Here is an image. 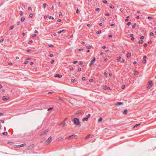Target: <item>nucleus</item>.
Wrapping results in <instances>:
<instances>
[{
	"instance_id": "473e14b6",
	"label": "nucleus",
	"mask_w": 156,
	"mask_h": 156,
	"mask_svg": "<svg viewBox=\"0 0 156 156\" xmlns=\"http://www.w3.org/2000/svg\"><path fill=\"white\" fill-rule=\"evenodd\" d=\"M33 42V41H30L29 42L28 44H31Z\"/></svg>"
},
{
	"instance_id": "aec40b11",
	"label": "nucleus",
	"mask_w": 156,
	"mask_h": 156,
	"mask_svg": "<svg viewBox=\"0 0 156 156\" xmlns=\"http://www.w3.org/2000/svg\"><path fill=\"white\" fill-rule=\"evenodd\" d=\"M141 124L140 123H139V124H136V125L135 126H134L133 127V128H136V127L140 125Z\"/></svg>"
},
{
	"instance_id": "37998d69",
	"label": "nucleus",
	"mask_w": 156,
	"mask_h": 156,
	"mask_svg": "<svg viewBox=\"0 0 156 156\" xmlns=\"http://www.w3.org/2000/svg\"><path fill=\"white\" fill-rule=\"evenodd\" d=\"M144 36H141V37H140V39H141V40H142V39H144Z\"/></svg>"
},
{
	"instance_id": "39448f33",
	"label": "nucleus",
	"mask_w": 156,
	"mask_h": 156,
	"mask_svg": "<svg viewBox=\"0 0 156 156\" xmlns=\"http://www.w3.org/2000/svg\"><path fill=\"white\" fill-rule=\"evenodd\" d=\"M75 135H73L71 136H67L66 137V139H73L74 137L76 136Z\"/></svg>"
},
{
	"instance_id": "dca6fc26",
	"label": "nucleus",
	"mask_w": 156,
	"mask_h": 156,
	"mask_svg": "<svg viewBox=\"0 0 156 156\" xmlns=\"http://www.w3.org/2000/svg\"><path fill=\"white\" fill-rule=\"evenodd\" d=\"M91 136V135L90 134H89L85 138V140H86L89 138V137H90V136Z\"/></svg>"
},
{
	"instance_id": "2f4dec72",
	"label": "nucleus",
	"mask_w": 156,
	"mask_h": 156,
	"mask_svg": "<svg viewBox=\"0 0 156 156\" xmlns=\"http://www.w3.org/2000/svg\"><path fill=\"white\" fill-rule=\"evenodd\" d=\"M125 86L124 85H122L121 87V88L122 89H124L125 88Z\"/></svg>"
},
{
	"instance_id": "69168bd1",
	"label": "nucleus",
	"mask_w": 156,
	"mask_h": 156,
	"mask_svg": "<svg viewBox=\"0 0 156 156\" xmlns=\"http://www.w3.org/2000/svg\"><path fill=\"white\" fill-rule=\"evenodd\" d=\"M104 74L105 75V76H107V75H108V74L107 73H106V72H105L104 73Z\"/></svg>"
},
{
	"instance_id": "4c0bfd02",
	"label": "nucleus",
	"mask_w": 156,
	"mask_h": 156,
	"mask_svg": "<svg viewBox=\"0 0 156 156\" xmlns=\"http://www.w3.org/2000/svg\"><path fill=\"white\" fill-rule=\"evenodd\" d=\"M81 70V69L80 68H79L78 69V71H80Z\"/></svg>"
},
{
	"instance_id": "7c9ffc66",
	"label": "nucleus",
	"mask_w": 156,
	"mask_h": 156,
	"mask_svg": "<svg viewBox=\"0 0 156 156\" xmlns=\"http://www.w3.org/2000/svg\"><path fill=\"white\" fill-rule=\"evenodd\" d=\"M48 46L50 47H51V48L53 47H54V46L52 44H49Z\"/></svg>"
},
{
	"instance_id": "bf43d9fd",
	"label": "nucleus",
	"mask_w": 156,
	"mask_h": 156,
	"mask_svg": "<svg viewBox=\"0 0 156 156\" xmlns=\"http://www.w3.org/2000/svg\"><path fill=\"white\" fill-rule=\"evenodd\" d=\"M73 69V67H72L70 69V70L71 71H72Z\"/></svg>"
},
{
	"instance_id": "f704fd0d",
	"label": "nucleus",
	"mask_w": 156,
	"mask_h": 156,
	"mask_svg": "<svg viewBox=\"0 0 156 156\" xmlns=\"http://www.w3.org/2000/svg\"><path fill=\"white\" fill-rule=\"evenodd\" d=\"M85 79H86L85 77H82V80L83 81H84V80H85Z\"/></svg>"
},
{
	"instance_id": "ea45409f",
	"label": "nucleus",
	"mask_w": 156,
	"mask_h": 156,
	"mask_svg": "<svg viewBox=\"0 0 156 156\" xmlns=\"http://www.w3.org/2000/svg\"><path fill=\"white\" fill-rule=\"evenodd\" d=\"M29 16L30 17H32V16H33V14L32 13H30V15H29Z\"/></svg>"
},
{
	"instance_id": "f03ea898",
	"label": "nucleus",
	"mask_w": 156,
	"mask_h": 156,
	"mask_svg": "<svg viewBox=\"0 0 156 156\" xmlns=\"http://www.w3.org/2000/svg\"><path fill=\"white\" fill-rule=\"evenodd\" d=\"M153 85V82L151 81H149L147 84V89H150L151 87H152Z\"/></svg>"
},
{
	"instance_id": "a18cd8bd",
	"label": "nucleus",
	"mask_w": 156,
	"mask_h": 156,
	"mask_svg": "<svg viewBox=\"0 0 156 156\" xmlns=\"http://www.w3.org/2000/svg\"><path fill=\"white\" fill-rule=\"evenodd\" d=\"M4 115V114L3 113H0V117L1 116H3Z\"/></svg>"
},
{
	"instance_id": "20e7f679",
	"label": "nucleus",
	"mask_w": 156,
	"mask_h": 156,
	"mask_svg": "<svg viewBox=\"0 0 156 156\" xmlns=\"http://www.w3.org/2000/svg\"><path fill=\"white\" fill-rule=\"evenodd\" d=\"M90 114H88L86 117H85L82 119V121H87L88 118H89L90 116Z\"/></svg>"
},
{
	"instance_id": "7ed1b4c3",
	"label": "nucleus",
	"mask_w": 156,
	"mask_h": 156,
	"mask_svg": "<svg viewBox=\"0 0 156 156\" xmlns=\"http://www.w3.org/2000/svg\"><path fill=\"white\" fill-rule=\"evenodd\" d=\"M52 140V138L51 136H50L46 140L45 143L47 145L49 144L51 142Z\"/></svg>"
},
{
	"instance_id": "6e6d98bb",
	"label": "nucleus",
	"mask_w": 156,
	"mask_h": 156,
	"mask_svg": "<svg viewBox=\"0 0 156 156\" xmlns=\"http://www.w3.org/2000/svg\"><path fill=\"white\" fill-rule=\"evenodd\" d=\"M89 81L90 82H92L93 81V80L92 79H90L89 80Z\"/></svg>"
},
{
	"instance_id": "4468645a",
	"label": "nucleus",
	"mask_w": 156,
	"mask_h": 156,
	"mask_svg": "<svg viewBox=\"0 0 156 156\" xmlns=\"http://www.w3.org/2000/svg\"><path fill=\"white\" fill-rule=\"evenodd\" d=\"M102 118L101 117L98 119V122H101L102 121Z\"/></svg>"
},
{
	"instance_id": "2eb2a0df",
	"label": "nucleus",
	"mask_w": 156,
	"mask_h": 156,
	"mask_svg": "<svg viewBox=\"0 0 156 156\" xmlns=\"http://www.w3.org/2000/svg\"><path fill=\"white\" fill-rule=\"evenodd\" d=\"M65 31V30H59V31H58V34H60L61 33H62V32H63V31Z\"/></svg>"
},
{
	"instance_id": "603ef678",
	"label": "nucleus",
	"mask_w": 156,
	"mask_h": 156,
	"mask_svg": "<svg viewBox=\"0 0 156 156\" xmlns=\"http://www.w3.org/2000/svg\"><path fill=\"white\" fill-rule=\"evenodd\" d=\"M36 34H34L32 35V37H36Z\"/></svg>"
},
{
	"instance_id": "c9c22d12",
	"label": "nucleus",
	"mask_w": 156,
	"mask_h": 156,
	"mask_svg": "<svg viewBox=\"0 0 156 156\" xmlns=\"http://www.w3.org/2000/svg\"><path fill=\"white\" fill-rule=\"evenodd\" d=\"M101 33V31H98L96 33L97 34H99Z\"/></svg>"
},
{
	"instance_id": "c756f323",
	"label": "nucleus",
	"mask_w": 156,
	"mask_h": 156,
	"mask_svg": "<svg viewBox=\"0 0 156 156\" xmlns=\"http://www.w3.org/2000/svg\"><path fill=\"white\" fill-rule=\"evenodd\" d=\"M49 19H52L53 20L54 19V18L52 16H50L49 17Z\"/></svg>"
},
{
	"instance_id": "ddd939ff",
	"label": "nucleus",
	"mask_w": 156,
	"mask_h": 156,
	"mask_svg": "<svg viewBox=\"0 0 156 156\" xmlns=\"http://www.w3.org/2000/svg\"><path fill=\"white\" fill-rule=\"evenodd\" d=\"M127 113V109H125L124 110L123 113L125 115H126Z\"/></svg>"
},
{
	"instance_id": "0e129e2a",
	"label": "nucleus",
	"mask_w": 156,
	"mask_h": 156,
	"mask_svg": "<svg viewBox=\"0 0 156 156\" xmlns=\"http://www.w3.org/2000/svg\"><path fill=\"white\" fill-rule=\"evenodd\" d=\"M148 19H149V20H150V19H151V17H150V16H148Z\"/></svg>"
},
{
	"instance_id": "5fc2aeb1",
	"label": "nucleus",
	"mask_w": 156,
	"mask_h": 156,
	"mask_svg": "<svg viewBox=\"0 0 156 156\" xmlns=\"http://www.w3.org/2000/svg\"><path fill=\"white\" fill-rule=\"evenodd\" d=\"M50 56V57H53L54 55H53V54H51L50 55V56Z\"/></svg>"
},
{
	"instance_id": "09e8293b",
	"label": "nucleus",
	"mask_w": 156,
	"mask_h": 156,
	"mask_svg": "<svg viewBox=\"0 0 156 156\" xmlns=\"http://www.w3.org/2000/svg\"><path fill=\"white\" fill-rule=\"evenodd\" d=\"M54 62V60H53V59L52 60L51 62V64H53Z\"/></svg>"
},
{
	"instance_id": "58836bf2",
	"label": "nucleus",
	"mask_w": 156,
	"mask_h": 156,
	"mask_svg": "<svg viewBox=\"0 0 156 156\" xmlns=\"http://www.w3.org/2000/svg\"><path fill=\"white\" fill-rule=\"evenodd\" d=\"M53 109V108H48V111H50V110H52Z\"/></svg>"
},
{
	"instance_id": "5701e85b",
	"label": "nucleus",
	"mask_w": 156,
	"mask_h": 156,
	"mask_svg": "<svg viewBox=\"0 0 156 156\" xmlns=\"http://www.w3.org/2000/svg\"><path fill=\"white\" fill-rule=\"evenodd\" d=\"M8 144L10 145H12L13 144V142H8Z\"/></svg>"
},
{
	"instance_id": "338daca9",
	"label": "nucleus",
	"mask_w": 156,
	"mask_h": 156,
	"mask_svg": "<svg viewBox=\"0 0 156 156\" xmlns=\"http://www.w3.org/2000/svg\"><path fill=\"white\" fill-rule=\"evenodd\" d=\"M34 33H38V31L37 30H35L34 31Z\"/></svg>"
},
{
	"instance_id": "9b49d317",
	"label": "nucleus",
	"mask_w": 156,
	"mask_h": 156,
	"mask_svg": "<svg viewBox=\"0 0 156 156\" xmlns=\"http://www.w3.org/2000/svg\"><path fill=\"white\" fill-rule=\"evenodd\" d=\"M25 145V144H22L20 145H18V146H17V147L18 148H19L20 147H24Z\"/></svg>"
},
{
	"instance_id": "13d9d810",
	"label": "nucleus",
	"mask_w": 156,
	"mask_h": 156,
	"mask_svg": "<svg viewBox=\"0 0 156 156\" xmlns=\"http://www.w3.org/2000/svg\"><path fill=\"white\" fill-rule=\"evenodd\" d=\"M147 45V44L145 43L144 45V47H146Z\"/></svg>"
},
{
	"instance_id": "4be33fe9",
	"label": "nucleus",
	"mask_w": 156,
	"mask_h": 156,
	"mask_svg": "<svg viewBox=\"0 0 156 156\" xmlns=\"http://www.w3.org/2000/svg\"><path fill=\"white\" fill-rule=\"evenodd\" d=\"M143 41H142V40H141L139 42V44H143Z\"/></svg>"
},
{
	"instance_id": "a878e982",
	"label": "nucleus",
	"mask_w": 156,
	"mask_h": 156,
	"mask_svg": "<svg viewBox=\"0 0 156 156\" xmlns=\"http://www.w3.org/2000/svg\"><path fill=\"white\" fill-rule=\"evenodd\" d=\"M91 48V46L90 45H89L87 46L86 48L88 49H90Z\"/></svg>"
},
{
	"instance_id": "de8ad7c7",
	"label": "nucleus",
	"mask_w": 156,
	"mask_h": 156,
	"mask_svg": "<svg viewBox=\"0 0 156 156\" xmlns=\"http://www.w3.org/2000/svg\"><path fill=\"white\" fill-rule=\"evenodd\" d=\"M131 24V22H128L127 24V25H130V24Z\"/></svg>"
},
{
	"instance_id": "864d4df0",
	"label": "nucleus",
	"mask_w": 156,
	"mask_h": 156,
	"mask_svg": "<svg viewBox=\"0 0 156 156\" xmlns=\"http://www.w3.org/2000/svg\"><path fill=\"white\" fill-rule=\"evenodd\" d=\"M4 39H2L0 40V42H2L3 41Z\"/></svg>"
},
{
	"instance_id": "e433bc0d",
	"label": "nucleus",
	"mask_w": 156,
	"mask_h": 156,
	"mask_svg": "<svg viewBox=\"0 0 156 156\" xmlns=\"http://www.w3.org/2000/svg\"><path fill=\"white\" fill-rule=\"evenodd\" d=\"M14 27L13 26H12L9 29L10 30H12L14 28Z\"/></svg>"
},
{
	"instance_id": "c03bdc74",
	"label": "nucleus",
	"mask_w": 156,
	"mask_h": 156,
	"mask_svg": "<svg viewBox=\"0 0 156 156\" xmlns=\"http://www.w3.org/2000/svg\"><path fill=\"white\" fill-rule=\"evenodd\" d=\"M99 10V8H96L95 9V10L97 11H98Z\"/></svg>"
},
{
	"instance_id": "4d7b16f0",
	"label": "nucleus",
	"mask_w": 156,
	"mask_h": 156,
	"mask_svg": "<svg viewBox=\"0 0 156 156\" xmlns=\"http://www.w3.org/2000/svg\"><path fill=\"white\" fill-rule=\"evenodd\" d=\"M125 60L124 59H122V60L121 61V62L122 63H123L124 62Z\"/></svg>"
},
{
	"instance_id": "052dcab7",
	"label": "nucleus",
	"mask_w": 156,
	"mask_h": 156,
	"mask_svg": "<svg viewBox=\"0 0 156 156\" xmlns=\"http://www.w3.org/2000/svg\"><path fill=\"white\" fill-rule=\"evenodd\" d=\"M108 60V58H105V61H107V60Z\"/></svg>"
},
{
	"instance_id": "f257e3e1",
	"label": "nucleus",
	"mask_w": 156,
	"mask_h": 156,
	"mask_svg": "<svg viewBox=\"0 0 156 156\" xmlns=\"http://www.w3.org/2000/svg\"><path fill=\"white\" fill-rule=\"evenodd\" d=\"M72 121H73L74 122L75 125H80V121L77 118H75L73 119Z\"/></svg>"
},
{
	"instance_id": "9d476101",
	"label": "nucleus",
	"mask_w": 156,
	"mask_h": 156,
	"mask_svg": "<svg viewBox=\"0 0 156 156\" xmlns=\"http://www.w3.org/2000/svg\"><path fill=\"white\" fill-rule=\"evenodd\" d=\"M2 98L3 100L4 101H6L9 99L8 97H5V96H3Z\"/></svg>"
},
{
	"instance_id": "72a5a7b5",
	"label": "nucleus",
	"mask_w": 156,
	"mask_h": 156,
	"mask_svg": "<svg viewBox=\"0 0 156 156\" xmlns=\"http://www.w3.org/2000/svg\"><path fill=\"white\" fill-rule=\"evenodd\" d=\"M103 2L104 3H107V1H106V0H104L103 1Z\"/></svg>"
},
{
	"instance_id": "e2e57ef3",
	"label": "nucleus",
	"mask_w": 156,
	"mask_h": 156,
	"mask_svg": "<svg viewBox=\"0 0 156 156\" xmlns=\"http://www.w3.org/2000/svg\"><path fill=\"white\" fill-rule=\"evenodd\" d=\"M31 51V50L30 49H29L27 50V51L28 52H30Z\"/></svg>"
},
{
	"instance_id": "774afa93",
	"label": "nucleus",
	"mask_w": 156,
	"mask_h": 156,
	"mask_svg": "<svg viewBox=\"0 0 156 156\" xmlns=\"http://www.w3.org/2000/svg\"><path fill=\"white\" fill-rule=\"evenodd\" d=\"M106 47L105 46H103L102 47V48H103V49H105L106 48Z\"/></svg>"
},
{
	"instance_id": "6ab92c4d",
	"label": "nucleus",
	"mask_w": 156,
	"mask_h": 156,
	"mask_svg": "<svg viewBox=\"0 0 156 156\" xmlns=\"http://www.w3.org/2000/svg\"><path fill=\"white\" fill-rule=\"evenodd\" d=\"M131 55V54L130 53H128L127 55H126V56H127V57H129Z\"/></svg>"
},
{
	"instance_id": "c85d7f7f",
	"label": "nucleus",
	"mask_w": 156,
	"mask_h": 156,
	"mask_svg": "<svg viewBox=\"0 0 156 156\" xmlns=\"http://www.w3.org/2000/svg\"><path fill=\"white\" fill-rule=\"evenodd\" d=\"M71 82L73 83H74L75 82V80L73 79L71 80Z\"/></svg>"
},
{
	"instance_id": "f8f14e48",
	"label": "nucleus",
	"mask_w": 156,
	"mask_h": 156,
	"mask_svg": "<svg viewBox=\"0 0 156 156\" xmlns=\"http://www.w3.org/2000/svg\"><path fill=\"white\" fill-rule=\"evenodd\" d=\"M55 77H56L61 78L62 77V76L58 74L55 75Z\"/></svg>"
},
{
	"instance_id": "423d86ee",
	"label": "nucleus",
	"mask_w": 156,
	"mask_h": 156,
	"mask_svg": "<svg viewBox=\"0 0 156 156\" xmlns=\"http://www.w3.org/2000/svg\"><path fill=\"white\" fill-rule=\"evenodd\" d=\"M96 60V58L94 57L93 59L90 61V66H91L93 63L95 62Z\"/></svg>"
},
{
	"instance_id": "8fccbe9b",
	"label": "nucleus",
	"mask_w": 156,
	"mask_h": 156,
	"mask_svg": "<svg viewBox=\"0 0 156 156\" xmlns=\"http://www.w3.org/2000/svg\"><path fill=\"white\" fill-rule=\"evenodd\" d=\"M110 7L112 9L114 8V7L112 5H110Z\"/></svg>"
},
{
	"instance_id": "0eeeda50",
	"label": "nucleus",
	"mask_w": 156,
	"mask_h": 156,
	"mask_svg": "<svg viewBox=\"0 0 156 156\" xmlns=\"http://www.w3.org/2000/svg\"><path fill=\"white\" fill-rule=\"evenodd\" d=\"M124 104L123 103L121 102H117L115 104V105L116 106H118L119 105H123Z\"/></svg>"
},
{
	"instance_id": "b1692460",
	"label": "nucleus",
	"mask_w": 156,
	"mask_h": 156,
	"mask_svg": "<svg viewBox=\"0 0 156 156\" xmlns=\"http://www.w3.org/2000/svg\"><path fill=\"white\" fill-rule=\"evenodd\" d=\"M25 18L24 17H23L21 19V21L22 22H23L24 21Z\"/></svg>"
},
{
	"instance_id": "412c9836",
	"label": "nucleus",
	"mask_w": 156,
	"mask_h": 156,
	"mask_svg": "<svg viewBox=\"0 0 156 156\" xmlns=\"http://www.w3.org/2000/svg\"><path fill=\"white\" fill-rule=\"evenodd\" d=\"M129 16H127V17H126V18L127 19H125V21H126V22H127L129 20L128 19L129 18Z\"/></svg>"
},
{
	"instance_id": "f3484780",
	"label": "nucleus",
	"mask_w": 156,
	"mask_h": 156,
	"mask_svg": "<svg viewBox=\"0 0 156 156\" xmlns=\"http://www.w3.org/2000/svg\"><path fill=\"white\" fill-rule=\"evenodd\" d=\"M46 5H47V4L46 3H44L43 5V6H42L43 7L44 9H45L46 7Z\"/></svg>"
},
{
	"instance_id": "bb28decb",
	"label": "nucleus",
	"mask_w": 156,
	"mask_h": 156,
	"mask_svg": "<svg viewBox=\"0 0 156 156\" xmlns=\"http://www.w3.org/2000/svg\"><path fill=\"white\" fill-rule=\"evenodd\" d=\"M121 58V57H118L117 58L116 60H120Z\"/></svg>"
},
{
	"instance_id": "393cba45",
	"label": "nucleus",
	"mask_w": 156,
	"mask_h": 156,
	"mask_svg": "<svg viewBox=\"0 0 156 156\" xmlns=\"http://www.w3.org/2000/svg\"><path fill=\"white\" fill-rule=\"evenodd\" d=\"M2 134L4 135H7V132H4L2 133Z\"/></svg>"
},
{
	"instance_id": "3c124183",
	"label": "nucleus",
	"mask_w": 156,
	"mask_h": 156,
	"mask_svg": "<svg viewBox=\"0 0 156 156\" xmlns=\"http://www.w3.org/2000/svg\"><path fill=\"white\" fill-rule=\"evenodd\" d=\"M77 62H78V61H75L73 62V63L74 64H76V63H77Z\"/></svg>"
},
{
	"instance_id": "49530a36",
	"label": "nucleus",
	"mask_w": 156,
	"mask_h": 156,
	"mask_svg": "<svg viewBox=\"0 0 156 156\" xmlns=\"http://www.w3.org/2000/svg\"><path fill=\"white\" fill-rule=\"evenodd\" d=\"M20 14L21 15H23V12L21 11H20Z\"/></svg>"
},
{
	"instance_id": "680f3d73",
	"label": "nucleus",
	"mask_w": 156,
	"mask_h": 156,
	"mask_svg": "<svg viewBox=\"0 0 156 156\" xmlns=\"http://www.w3.org/2000/svg\"><path fill=\"white\" fill-rule=\"evenodd\" d=\"M16 59H19V57L18 56H16Z\"/></svg>"
},
{
	"instance_id": "6e6552de",
	"label": "nucleus",
	"mask_w": 156,
	"mask_h": 156,
	"mask_svg": "<svg viewBox=\"0 0 156 156\" xmlns=\"http://www.w3.org/2000/svg\"><path fill=\"white\" fill-rule=\"evenodd\" d=\"M147 57L145 55L143 57V59L142 61V63L144 64L146 63V59Z\"/></svg>"
},
{
	"instance_id": "cd10ccee",
	"label": "nucleus",
	"mask_w": 156,
	"mask_h": 156,
	"mask_svg": "<svg viewBox=\"0 0 156 156\" xmlns=\"http://www.w3.org/2000/svg\"><path fill=\"white\" fill-rule=\"evenodd\" d=\"M134 74L135 75H137L138 74L137 72L136 71H134Z\"/></svg>"
},
{
	"instance_id": "a19ab883",
	"label": "nucleus",
	"mask_w": 156,
	"mask_h": 156,
	"mask_svg": "<svg viewBox=\"0 0 156 156\" xmlns=\"http://www.w3.org/2000/svg\"><path fill=\"white\" fill-rule=\"evenodd\" d=\"M154 35V34L153 32H151L150 34V35L151 36H152Z\"/></svg>"
},
{
	"instance_id": "1a4fd4ad",
	"label": "nucleus",
	"mask_w": 156,
	"mask_h": 156,
	"mask_svg": "<svg viewBox=\"0 0 156 156\" xmlns=\"http://www.w3.org/2000/svg\"><path fill=\"white\" fill-rule=\"evenodd\" d=\"M104 89L105 90H106V89L110 90V87H108L107 86L105 85L104 87Z\"/></svg>"
},
{
	"instance_id": "a211bd4d",
	"label": "nucleus",
	"mask_w": 156,
	"mask_h": 156,
	"mask_svg": "<svg viewBox=\"0 0 156 156\" xmlns=\"http://www.w3.org/2000/svg\"><path fill=\"white\" fill-rule=\"evenodd\" d=\"M62 127H64L65 126L66 123L65 121L63 122H62Z\"/></svg>"
},
{
	"instance_id": "79ce46f5",
	"label": "nucleus",
	"mask_w": 156,
	"mask_h": 156,
	"mask_svg": "<svg viewBox=\"0 0 156 156\" xmlns=\"http://www.w3.org/2000/svg\"><path fill=\"white\" fill-rule=\"evenodd\" d=\"M79 65H82L83 64V62H80L79 63Z\"/></svg>"
}]
</instances>
